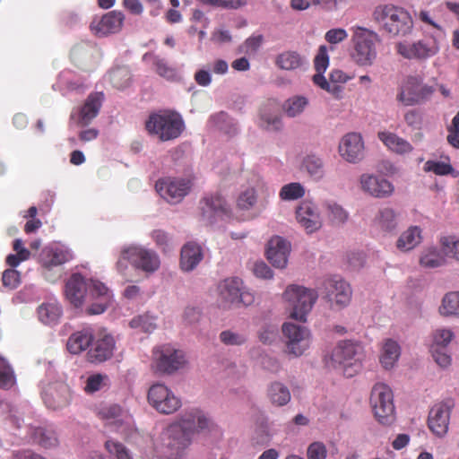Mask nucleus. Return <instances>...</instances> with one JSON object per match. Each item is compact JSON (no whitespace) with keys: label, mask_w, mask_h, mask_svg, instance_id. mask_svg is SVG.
Returning <instances> with one entry per match:
<instances>
[{"label":"nucleus","mask_w":459,"mask_h":459,"mask_svg":"<svg viewBox=\"0 0 459 459\" xmlns=\"http://www.w3.org/2000/svg\"><path fill=\"white\" fill-rule=\"evenodd\" d=\"M65 293L67 300L80 307L84 301L91 304L87 307V315L102 314L111 302L109 290L100 281L85 279L80 273H73L65 283Z\"/></svg>","instance_id":"1"},{"label":"nucleus","mask_w":459,"mask_h":459,"mask_svg":"<svg viewBox=\"0 0 459 459\" xmlns=\"http://www.w3.org/2000/svg\"><path fill=\"white\" fill-rule=\"evenodd\" d=\"M372 19L381 31L391 37H407L414 29L411 14L403 7L392 4L376 6Z\"/></svg>","instance_id":"2"},{"label":"nucleus","mask_w":459,"mask_h":459,"mask_svg":"<svg viewBox=\"0 0 459 459\" xmlns=\"http://www.w3.org/2000/svg\"><path fill=\"white\" fill-rule=\"evenodd\" d=\"M145 129L161 142H168L182 134L185 130V122L179 113L164 109L149 116L145 122Z\"/></svg>","instance_id":"3"},{"label":"nucleus","mask_w":459,"mask_h":459,"mask_svg":"<svg viewBox=\"0 0 459 459\" xmlns=\"http://www.w3.org/2000/svg\"><path fill=\"white\" fill-rule=\"evenodd\" d=\"M351 41L353 51L351 57L360 66L371 65L377 58L376 42L378 36L376 32L363 27H352Z\"/></svg>","instance_id":"4"},{"label":"nucleus","mask_w":459,"mask_h":459,"mask_svg":"<svg viewBox=\"0 0 459 459\" xmlns=\"http://www.w3.org/2000/svg\"><path fill=\"white\" fill-rule=\"evenodd\" d=\"M283 298L291 307L290 316L295 320L305 322L318 294L315 290L291 285L286 289Z\"/></svg>","instance_id":"5"},{"label":"nucleus","mask_w":459,"mask_h":459,"mask_svg":"<svg viewBox=\"0 0 459 459\" xmlns=\"http://www.w3.org/2000/svg\"><path fill=\"white\" fill-rule=\"evenodd\" d=\"M395 50L403 58L424 61L438 54L440 44L435 35L429 34L413 42L400 41L395 44Z\"/></svg>","instance_id":"6"},{"label":"nucleus","mask_w":459,"mask_h":459,"mask_svg":"<svg viewBox=\"0 0 459 459\" xmlns=\"http://www.w3.org/2000/svg\"><path fill=\"white\" fill-rule=\"evenodd\" d=\"M370 403L377 420L391 425L395 420L394 395L391 388L383 383L376 384L371 391Z\"/></svg>","instance_id":"7"},{"label":"nucleus","mask_w":459,"mask_h":459,"mask_svg":"<svg viewBox=\"0 0 459 459\" xmlns=\"http://www.w3.org/2000/svg\"><path fill=\"white\" fill-rule=\"evenodd\" d=\"M147 401L156 411L164 415L172 414L182 406L181 399L160 383L153 384L149 388Z\"/></svg>","instance_id":"8"},{"label":"nucleus","mask_w":459,"mask_h":459,"mask_svg":"<svg viewBox=\"0 0 459 459\" xmlns=\"http://www.w3.org/2000/svg\"><path fill=\"white\" fill-rule=\"evenodd\" d=\"M185 362L183 351L169 344L157 346L152 351V365L158 372L172 374L181 368Z\"/></svg>","instance_id":"9"},{"label":"nucleus","mask_w":459,"mask_h":459,"mask_svg":"<svg viewBox=\"0 0 459 459\" xmlns=\"http://www.w3.org/2000/svg\"><path fill=\"white\" fill-rule=\"evenodd\" d=\"M121 259L127 260L134 268L146 273H153L160 266L157 253L143 247L133 246L124 249Z\"/></svg>","instance_id":"10"},{"label":"nucleus","mask_w":459,"mask_h":459,"mask_svg":"<svg viewBox=\"0 0 459 459\" xmlns=\"http://www.w3.org/2000/svg\"><path fill=\"white\" fill-rule=\"evenodd\" d=\"M282 333L286 339L288 352L295 356L302 355L310 344L309 331L300 325L292 323H285L282 325Z\"/></svg>","instance_id":"11"},{"label":"nucleus","mask_w":459,"mask_h":459,"mask_svg":"<svg viewBox=\"0 0 459 459\" xmlns=\"http://www.w3.org/2000/svg\"><path fill=\"white\" fill-rule=\"evenodd\" d=\"M432 86L423 84L417 77H410L397 95L405 106H412L429 99L434 92Z\"/></svg>","instance_id":"12"},{"label":"nucleus","mask_w":459,"mask_h":459,"mask_svg":"<svg viewBox=\"0 0 459 459\" xmlns=\"http://www.w3.org/2000/svg\"><path fill=\"white\" fill-rule=\"evenodd\" d=\"M201 218L207 224L214 223L218 219L229 217L230 209L220 194L204 196L200 201Z\"/></svg>","instance_id":"13"},{"label":"nucleus","mask_w":459,"mask_h":459,"mask_svg":"<svg viewBox=\"0 0 459 459\" xmlns=\"http://www.w3.org/2000/svg\"><path fill=\"white\" fill-rule=\"evenodd\" d=\"M453 407L452 401H446L436 403L430 409L428 426L437 437H443L447 433Z\"/></svg>","instance_id":"14"},{"label":"nucleus","mask_w":459,"mask_h":459,"mask_svg":"<svg viewBox=\"0 0 459 459\" xmlns=\"http://www.w3.org/2000/svg\"><path fill=\"white\" fill-rule=\"evenodd\" d=\"M324 286L326 290L325 299L331 307L342 308L350 303L351 289L345 281L334 277L325 280Z\"/></svg>","instance_id":"15"},{"label":"nucleus","mask_w":459,"mask_h":459,"mask_svg":"<svg viewBox=\"0 0 459 459\" xmlns=\"http://www.w3.org/2000/svg\"><path fill=\"white\" fill-rule=\"evenodd\" d=\"M177 420L192 437L213 426L212 420L198 408L185 411Z\"/></svg>","instance_id":"16"},{"label":"nucleus","mask_w":459,"mask_h":459,"mask_svg":"<svg viewBox=\"0 0 459 459\" xmlns=\"http://www.w3.org/2000/svg\"><path fill=\"white\" fill-rule=\"evenodd\" d=\"M191 187L189 180L163 179L156 183L160 195L170 204L179 203L187 195Z\"/></svg>","instance_id":"17"},{"label":"nucleus","mask_w":459,"mask_h":459,"mask_svg":"<svg viewBox=\"0 0 459 459\" xmlns=\"http://www.w3.org/2000/svg\"><path fill=\"white\" fill-rule=\"evenodd\" d=\"M125 15L120 11H110L100 19H94L90 25L91 31L97 36L115 34L121 30Z\"/></svg>","instance_id":"18"},{"label":"nucleus","mask_w":459,"mask_h":459,"mask_svg":"<svg viewBox=\"0 0 459 459\" xmlns=\"http://www.w3.org/2000/svg\"><path fill=\"white\" fill-rule=\"evenodd\" d=\"M339 153L341 157L350 163H357L364 156V142L359 133H348L339 143Z\"/></svg>","instance_id":"19"},{"label":"nucleus","mask_w":459,"mask_h":459,"mask_svg":"<svg viewBox=\"0 0 459 459\" xmlns=\"http://www.w3.org/2000/svg\"><path fill=\"white\" fill-rule=\"evenodd\" d=\"M359 350L360 347L351 341L340 342L333 350L329 363L333 368L357 366L356 357Z\"/></svg>","instance_id":"20"},{"label":"nucleus","mask_w":459,"mask_h":459,"mask_svg":"<svg viewBox=\"0 0 459 459\" xmlns=\"http://www.w3.org/2000/svg\"><path fill=\"white\" fill-rule=\"evenodd\" d=\"M45 404L52 410H60L70 403L71 390L65 383L48 385L42 394Z\"/></svg>","instance_id":"21"},{"label":"nucleus","mask_w":459,"mask_h":459,"mask_svg":"<svg viewBox=\"0 0 459 459\" xmlns=\"http://www.w3.org/2000/svg\"><path fill=\"white\" fill-rule=\"evenodd\" d=\"M116 342L114 337L107 333H100L87 352L88 360L91 363H101L112 358Z\"/></svg>","instance_id":"22"},{"label":"nucleus","mask_w":459,"mask_h":459,"mask_svg":"<svg viewBox=\"0 0 459 459\" xmlns=\"http://www.w3.org/2000/svg\"><path fill=\"white\" fill-rule=\"evenodd\" d=\"M167 446L173 455H179L192 441V436L178 423V420L171 423L165 431Z\"/></svg>","instance_id":"23"},{"label":"nucleus","mask_w":459,"mask_h":459,"mask_svg":"<svg viewBox=\"0 0 459 459\" xmlns=\"http://www.w3.org/2000/svg\"><path fill=\"white\" fill-rule=\"evenodd\" d=\"M296 218L307 233L316 231L322 226L318 209L311 202L305 201L300 204L296 211Z\"/></svg>","instance_id":"24"},{"label":"nucleus","mask_w":459,"mask_h":459,"mask_svg":"<svg viewBox=\"0 0 459 459\" xmlns=\"http://www.w3.org/2000/svg\"><path fill=\"white\" fill-rule=\"evenodd\" d=\"M360 185L364 192L377 198L388 197L394 190V186L387 179L369 174L360 177Z\"/></svg>","instance_id":"25"},{"label":"nucleus","mask_w":459,"mask_h":459,"mask_svg":"<svg viewBox=\"0 0 459 459\" xmlns=\"http://www.w3.org/2000/svg\"><path fill=\"white\" fill-rule=\"evenodd\" d=\"M290 246L282 238L276 236L270 239L266 251L267 259L277 268H284L287 265Z\"/></svg>","instance_id":"26"},{"label":"nucleus","mask_w":459,"mask_h":459,"mask_svg":"<svg viewBox=\"0 0 459 459\" xmlns=\"http://www.w3.org/2000/svg\"><path fill=\"white\" fill-rule=\"evenodd\" d=\"M103 99L104 95L102 92H93L87 97L80 110L79 124L81 126L89 125L98 116Z\"/></svg>","instance_id":"27"},{"label":"nucleus","mask_w":459,"mask_h":459,"mask_svg":"<svg viewBox=\"0 0 459 459\" xmlns=\"http://www.w3.org/2000/svg\"><path fill=\"white\" fill-rule=\"evenodd\" d=\"M202 248L194 242L183 246L180 252V268L185 272L193 271L203 259Z\"/></svg>","instance_id":"28"},{"label":"nucleus","mask_w":459,"mask_h":459,"mask_svg":"<svg viewBox=\"0 0 459 459\" xmlns=\"http://www.w3.org/2000/svg\"><path fill=\"white\" fill-rule=\"evenodd\" d=\"M242 281L238 277L227 278L218 284V292L221 300L226 305L238 302L242 289Z\"/></svg>","instance_id":"29"},{"label":"nucleus","mask_w":459,"mask_h":459,"mask_svg":"<svg viewBox=\"0 0 459 459\" xmlns=\"http://www.w3.org/2000/svg\"><path fill=\"white\" fill-rule=\"evenodd\" d=\"M377 137L388 150L397 154L403 155L413 151V146L407 140L394 133L381 131L378 132Z\"/></svg>","instance_id":"30"},{"label":"nucleus","mask_w":459,"mask_h":459,"mask_svg":"<svg viewBox=\"0 0 459 459\" xmlns=\"http://www.w3.org/2000/svg\"><path fill=\"white\" fill-rule=\"evenodd\" d=\"M93 341V331L91 327L74 333L67 341L66 347L70 353L79 354L90 346Z\"/></svg>","instance_id":"31"},{"label":"nucleus","mask_w":459,"mask_h":459,"mask_svg":"<svg viewBox=\"0 0 459 459\" xmlns=\"http://www.w3.org/2000/svg\"><path fill=\"white\" fill-rule=\"evenodd\" d=\"M401 355V348L397 342L387 339L382 347L379 361L385 369L392 368Z\"/></svg>","instance_id":"32"},{"label":"nucleus","mask_w":459,"mask_h":459,"mask_svg":"<svg viewBox=\"0 0 459 459\" xmlns=\"http://www.w3.org/2000/svg\"><path fill=\"white\" fill-rule=\"evenodd\" d=\"M267 397L274 406H284L291 398L289 388L281 382H273L267 388Z\"/></svg>","instance_id":"33"},{"label":"nucleus","mask_w":459,"mask_h":459,"mask_svg":"<svg viewBox=\"0 0 459 459\" xmlns=\"http://www.w3.org/2000/svg\"><path fill=\"white\" fill-rule=\"evenodd\" d=\"M421 239V230L417 226H412L399 237L396 247L403 252L410 251L418 246Z\"/></svg>","instance_id":"34"},{"label":"nucleus","mask_w":459,"mask_h":459,"mask_svg":"<svg viewBox=\"0 0 459 459\" xmlns=\"http://www.w3.org/2000/svg\"><path fill=\"white\" fill-rule=\"evenodd\" d=\"M72 259L68 250L62 248L48 249L43 252L41 262L45 268L61 265Z\"/></svg>","instance_id":"35"},{"label":"nucleus","mask_w":459,"mask_h":459,"mask_svg":"<svg viewBox=\"0 0 459 459\" xmlns=\"http://www.w3.org/2000/svg\"><path fill=\"white\" fill-rule=\"evenodd\" d=\"M62 315V308L56 302L42 303L38 308L39 319L45 325H55Z\"/></svg>","instance_id":"36"},{"label":"nucleus","mask_w":459,"mask_h":459,"mask_svg":"<svg viewBox=\"0 0 459 459\" xmlns=\"http://www.w3.org/2000/svg\"><path fill=\"white\" fill-rule=\"evenodd\" d=\"M152 57V65L154 66L155 72L161 77L173 81L177 78V70L173 66H170L169 63L160 58L158 56H153L152 54H145L143 58Z\"/></svg>","instance_id":"37"},{"label":"nucleus","mask_w":459,"mask_h":459,"mask_svg":"<svg viewBox=\"0 0 459 459\" xmlns=\"http://www.w3.org/2000/svg\"><path fill=\"white\" fill-rule=\"evenodd\" d=\"M276 65L284 70H296L303 65V58L295 51H285L276 59Z\"/></svg>","instance_id":"38"},{"label":"nucleus","mask_w":459,"mask_h":459,"mask_svg":"<svg viewBox=\"0 0 459 459\" xmlns=\"http://www.w3.org/2000/svg\"><path fill=\"white\" fill-rule=\"evenodd\" d=\"M33 441L44 448L55 447L58 444L56 434L52 429L43 428L35 429L32 435Z\"/></svg>","instance_id":"39"},{"label":"nucleus","mask_w":459,"mask_h":459,"mask_svg":"<svg viewBox=\"0 0 459 459\" xmlns=\"http://www.w3.org/2000/svg\"><path fill=\"white\" fill-rule=\"evenodd\" d=\"M376 224L384 231H392L396 228V217L393 209L383 208L379 210L375 218Z\"/></svg>","instance_id":"40"},{"label":"nucleus","mask_w":459,"mask_h":459,"mask_svg":"<svg viewBox=\"0 0 459 459\" xmlns=\"http://www.w3.org/2000/svg\"><path fill=\"white\" fill-rule=\"evenodd\" d=\"M446 259L436 248L427 249L420 259V264L424 268H437L444 265Z\"/></svg>","instance_id":"41"},{"label":"nucleus","mask_w":459,"mask_h":459,"mask_svg":"<svg viewBox=\"0 0 459 459\" xmlns=\"http://www.w3.org/2000/svg\"><path fill=\"white\" fill-rule=\"evenodd\" d=\"M439 311L444 316H459V292L447 293L443 298Z\"/></svg>","instance_id":"42"},{"label":"nucleus","mask_w":459,"mask_h":459,"mask_svg":"<svg viewBox=\"0 0 459 459\" xmlns=\"http://www.w3.org/2000/svg\"><path fill=\"white\" fill-rule=\"evenodd\" d=\"M302 167L315 178H321L324 175V164L322 160L315 155H307L303 160Z\"/></svg>","instance_id":"43"},{"label":"nucleus","mask_w":459,"mask_h":459,"mask_svg":"<svg viewBox=\"0 0 459 459\" xmlns=\"http://www.w3.org/2000/svg\"><path fill=\"white\" fill-rule=\"evenodd\" d=\"M131 328L143 333H152L156 328L155 317L144 314L134 316L129 323Z\"/></svg>","instance_id":"44"},{"label":"nucleus","mask_w":459,"mask_h":459,"mask_svg":"<svg viewBox=\"0 0 459 459\" xmlns=\"http://www.w3.org/2000/svg\"><path fill=\"white\" fill-rule=\"evenodd\" d=\"M15 383V376L8 362L0 356V388L10 389Z\"/></svg>","instance_id":"45"},{"label":"nucleus","mask_w":459,"mask_h":459,"mask_svg":"<svg viewBox=\"0 0 459 459\" xmlns=\"http://www.w3.org/2000/svg\"><path fill=\"white\" fill-rule=\"evenodd\" d=\"M308 101L305 97L294 96L287 100L284 103V110L289 117L299 115L307 107Z\"/></svg>","instance_id":"46"},{"label":"nucleus","mask_w":459,"mask_h":459,"mask_svg":"<svg viewBox=\"0 0 459 459\" xmlns=\"http://www.w3.org/2000/svg\"><path fill=\"white\" fill-rule=\"evenodd\" d=\"M304 195V187L297 182L284 185L279 193L280 198L285 201L297 200L303 197Z\"/></svg>","instance_id":"47"},{"label":"nucleus","mask_w":459,"mask_h":459,"mask_svg":"<svg viewBox=\"0 0 459 459\" xmlns=\"http://www.w3.org/2000/svg\"><path fill=\"white\" fill-rule=\"evenodd\" d=\"M414 16L424 26L434 29L439 32H444L443 26L436 20L429 10L420 9L414 12Z\"/></svg>","instance_id":"48"},{"label":"nucleus","mask_w":459,"mask_h":459,"mask_svg":"<svg viewBox=\"0 0 459 459\" xmlns=\"http://www.w3.org/2000/svg\"><path fill=\"white\" fill-rule=\"evenodd\" d=\"M440 244L445 255L459 261V238L455 236H445L440 238Z\"/></svg>","instance_id":"49"},{"label":"nucleus","mask_w":459,"mask_h":459,"mask_svg":"<svg viewBox=\"0 0 459 459\" xmlns=\"http://www.w3.org/2000/svg\"><path fill=\"white\" fill-rule=\"evenodd\" d=\"M105 447L116 459H133L130 450L118 441L108 440Z\"/></svg>","instance_id":"50"},{"label":"nucleus","mask_w":459,"mask_h":459,"mask_svg":"<svg viewBox=\"0 0 459 459\" xmlns=\"http://www.w3.org/2000/svg\"><path fill=\"white\" fill-rule=\"evenodd\" d=\"M256 201L257 195L255 188L248 187L239 194L237 199V206L240 210H249L255 206Z\"/></svg>","instance_id":"51"},{"label":"nucleus","mask_w":459,"mask_h":459,"mask_svg":"<svg viewBox=\"0 0 459 459\" xmlns=\"http://www.w3.org/2000/svg\"><path fill=\"white\" fill-rule=\"evenodd\" d=\"M327 210L328 218L333 224H342L348 219V212L337 204H329Z\"/></svg>","instance_id":"52"},{"label":"nucleus","mask_w":459,"mask_h":459,"mask_svg":"<svg viewBox=\"0 0 459 459\" xmlns=\"http://www.w3.org/2000/svg\"><path fill=\"white\" fill-rule=\"evenodd\" d=\"M424 170L433 172L438 176H445L452 174L454 172V168L449 163L428 160L424 165Z\"/></svg>","instance_id":"53"},{"label":"nucleus","mask_w":459,"mask_h":459,"mask_svg":"<svg viewBox=\"0 0 459 459\" xmlns=\"http://www.w3.org/2000/svg\"><path fill=\"white\" fill-rule=\"evenodd\" d=\"M430 351L435 362L441 368H447L451 365V356L447 353L446 348L430 346Z\"/></svg>","instance_id":"54"},{"label":"nucleus","mask_w":459,"mask_h":459,"mask_svg":"<svg viewBox=\"0 0 459 459\" xmlns=\"http://www.w3.org/2000/svg\"><path fill=\"white\" fill-rule=\"evenodd\" d=\"M453 336L454 334L449 329H437L433 333V343L431 346L446 348Z\"/></svg>","instance_id":"55"},{"label":"nucleus","mask_w":459,"mask_h":459,"mask_svg":"<svg viewBox=\"0 0 459 459\" xmlns=\"http://www.w3.org/2000/svg\"><path fill=\"white\" fill-rule=\"evenodd\" d=\"M315 69L316 73H325L329 65V56L327 54V48L320 46L318 52L314 60Z\"/></svg>","instance_id":"56"},{"label":"nucleus","mask_w":459,"mask_h":459,"mask_svg":"<svg viewBox=\"0 0 459 459\" xmlns=\"http://www.w3.org/2000/svg\"><path fill=\"white\" fill-rule=\"evenodd\" d=\"M220 340L225 345H241L246 342V337L230 330L220 333Z\"/></svg>","instance_id":"57"},{"label":"nucleus","mask_w":459,"mask_h":459,"mask_svg":"<svg viewBox=\"0 0 459 459\" xmlns=\"http://www.w3.org/2000/svg\"><path fill=\"white\" fill-rule=\"evenodd\" d=\"M2 281L4 287L13 290L20 284V273L14 269H7L3 273Z\"/></svg>","instance_id":"58"},{"label":"nucleus","mask_w":459,"mask_h":459,"mask_svg":"<svg viewBox=\"0 0 459 459\" xmlns=\"http://www.w3.org/2000/svg\"><path fill=\"white\" fill-rule=\"evenodd\" d=\"M105 378H107V377L102 376L100 374L90 376L86 381V385L84 387L85 392L88 394H92L96 391L100 390L103 385V380Z\"/></svg>","instance_id":"59"},{"label":"nucleus","mask_w":459,"mask_h":459,"mask_svg":"<svg viewBox=\"0 0 459 459\" xmlns=\"http://www.w3.org/2000/svg\"><path fill=\"white\" fill-rule=\"evenodd\" d=\"M327 451L323 443L314 442L307 448V459H325Z\"/></svg>","instance_id":"60"},{"label":"nucleus","mask_w":459,"mask_h":459,"mask_svg":"<svg viewBox=\"0 0 459 459\" xmlns=\"http://www.w3.org/2000/svg\"><path fill=\"white\" fill-rule=\"evenodd\" d=\"M152 238L156 245L164 252L169 249V237L167 232L162 230H155L152 233Z\"/></svg>","instance_id":"61"},{"label":"nucleus","mask_w":459,"mask_h":459,"mask_svg":"<svg viewBox=\"0 0 459 459\" xmlns=\"http://www.w3.org/2000/svg\"><path fill=\"white\" fill-rule=\"evenodd\" d=\"M278 335V328L276 325H266L259 332V339L262 342L269 344L275 340Z\"/></svg>","instance_id":"62"},{"label":"nucleus","mask_w":459,"mask_h":459,"mask_svg":"<svg viewBox=\"0 0 459 459\" xmlns=\"http://www.w3.org/2000/svg\"><path fill=\"white\" fill-rule=\"evenodd\" d=\"M348 34L344 29H332L325 33V40L330 44H337L346 39Z\"/></svg>","instance_id":"63"},{"label":"nucleus","mask_w":459,"mask_h":459,"mask_svg":"<svg viewBox=\"0 0 459 459\" xmlns=\"http://www.w3.org/2000/svg\"><path fill=\"white\" fill-rule=\"evenodd\" d=\"M89 48L88 44H77L71 49L70 56L74 62H79L89 56Z\"/></svg>","instance_id":"64"}]
</instances>
